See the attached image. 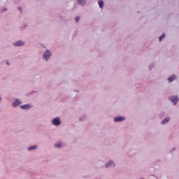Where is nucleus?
Wrapping results in <instances>:
<instances>
[{
  "label": "nucleus",
  "instance_id": "1",
  "mask_svg": "<svg viewBox=\"0 0 179 179\" xmlns=\"http://www.w3.org/2000/svg\"><path fill=\"white\" fill-rule=\"evenodd\" d=\"M51 57V52L49 50H46L43 55V59L48 61V58Z\"/></svg>",
  "mask_w": 179,
  "mask_h": 179
},
{
  "label": "nucleus",
  "instance_id": "2",
  "mask_svg": "<svg viewBox=\"0 0 179 179\" xmlns=\"http://www.w3.org/2000/svg\"><path fill=\"white\" fill-rule=\"evenodd\" d=\"M170 100L172 101V103H173V104H177L179 99L177 96H172L170 98Z\"/></svg>",
  "mask_w": 179,
  "mask_h": 179
},
{
  "label": "nucleus",
  "instance_id": "3",
  "mask_svg": "<svg viewBox=\"0 0 179 179\" xmlns=\"http://www.w3.org/2000/svg\"><path fill=\"white\" fill-rule=\"evenodd\" d=\"M53 124L54 125H59L60 122H59V117H55V119H53Z\"/></svg>",
  "mask_w": 179,
  "mask_h": 179
},
{
  "label": "nucleus",
  "instance_id": "4",
  "mask_svg": "<svg viewBox=\"0 0 179 179\" xmlns=\"http://www.w3.org/2000/svg\"><path fill=\"white\" fill-rule=\"evenodd\" d=\"M21 103H22V102L20 101V100L16 99V100L13 102V107H16V106H20Z\"/></svg>",
  "mask_w": 179,
  "mask_h": 179
},
{
  "label": "nucleus",
  "instance_id": "5",
  "mask_svg": "<svg viewBox=\"0 0 179 179\" xmlns=\"http://www.w3.org/2000/svg\"><path fill=\"white\" fill-rule=\"evenodd\" d=\"M124 120H125V117H117L114 118L115 122H118L120 121H124Z\"/></svg>",
  "mask_w": 179,
  "mask_h": 179
},
{
  "label": "nucleus",
  "instance_id": "6",
  "mask_svg": "<svg viewBox=\"0 0 179 179\" xmlns=\"http://www.w3.org/2000/svg\"><path fill=\"white\" fill-rule=\"evenodd\" d=\"M30 107H31V106H30V104H25L24 106H21L20 108L27 110V108H30Z\"/></svg>",
  "mask_w": 179,
  "mask_h": 179
},
{
  "label": "nucleus",
  "instance_id": "7",
  "mask_svg": "<svg viewBox=\"0 0 179 179\" xmlns=\"http://www.w3.org/2000/svg\"><path fill=\"white\" fill-rule=\"evenodd\" d=\"M173 80H176V76H172L171 77H169L168 78V81L169 82V83H171Z\"/></svg>",
  "mask_w": 179,
  "mask_h": 179
},
{
  "label": "nucleus",
  "instance_id": "8",
  "mask_svg": "<svg viewBox=\"0 0 179 179\" xmlns=\"http://www.w3.org/2000/svg\"><path fill=\"white\" fill-rule=\"evenodd\" d=\"M23 44H24V43L23 41H17L14 43V45L17 46V45H23Z\"/></svg>",
  "mask_w": 179,
  "mask_h": 179
},
{
  "label": "nucleus",
  "instance_id": "9",
  "mask_svg": "<svg viewBox=\"0 0 179 179\" xmlns=\"http://www.w3.org/2000/svg\"><path fill=\"white\" fill-rule=\"evenodd\" d=\"M79 5L83 6L86 4V0H78Z\"/></svg>",
  "mask_w": 179,
  "mask_h": 179
},
{
  "label": "nucleus",
  "instance_id": "10",
  "mask_svg": "<svg viewBox=\"0 0 179 179\" xmlns=\"http://www.w3.org/2000/svg\"><path fill=\"white\" fill-rule=\"evenodd\" d=\"M170 121V117L165 118L162 122V124H167L168 122Z\"/></svg>",
  "mask_w": 179,
  "mask_h": 179
},
{
  "label": "nucleus",
  "instance_id": "11",
  "mask_svg": "<svg viewBox=\"0 0 179 179\" xmlns=\"http://www.w3.org/2000/svg\"><path fill=\"white\" fill-rule=\"evenodd\" d=\"M98 4L99 5L100 8H103V5H104V2L102 1V0H99L98 1Z\"/></svg>",
  "mask_w": 179,
  "mask_h": 179
},
{
  "label": "nucleus",
  "instance_id": "12",
  "mask_svg": "<svg viewBox=\"0 0 179 179\" xmlns=\"http://www.w3.org/2000/svg\"><path fill=\"white\" fill-rule=\"evenodd\" d=\"M55 148H61L62 146V143L61 142H57L55 144Z\"/></svg>",
  "mask_w": 179,
  "mask_h": 179
},
{
  "label": "nucleus",
  "instance_id": "13",
  "mask_svg": "<svg viewBox=\"0 0 179 179\" xmlns=\"http://www.w3.org/2000/svg\"><path fill=\"white\" fill-rule=\"evenodd\" d=\"M114 162L113 161H110L108 164H106V169L110 167L111 166V164H113Z\"/></svg>",
  "mask_w": 179,
  "mask_h": 179
},
{
  "label": "nucleus",
  "instance_id": "14",
  "mask_svg": "<svg viewBox=\"0 0 179 179\" xmlns=\"http://www.w3.org/2000/svg\"><path fill=\"white\" fill-rule=\"evenodd\" d=\"M34 149H37V146L34 145V146L28 148V150H33Z\"/></svg>",
  "mask_w": 179,
  "mask_h": 179
},
{
  "label": "nucleus",
  "instance_id": "15",
  "mask_svg": "<svg viewBox=\"0 0 179 179\" xmlns=\"http://www.w3.org/2000/svg\"><path fill=\"white\" fill-rule=\"evenodd\" d=\"M164 37H166V34H163L161 36H159V41H162V40H163V38H164Z\"/></svg>",
  "mask_w": 179,
  "mask_h": 179
},
{
  "label": "nucleus",
  "instance_id": "16",
  "mask_svg": "<svg viewBox=\"0 0 179 179\" xmlns=\"http://www.w3.org/2000/svg\"><path fill=\"white\" fill-rule=\"evenodd\" d=\"M80 19V18L79 17H76V21L77 23H78V22H79Z\"/></svg>",
  "mask_w": 179,
  "mask_h": 179
},
{
  "label": "nucleus",
  "instance_id": "17",
  "mask_svg": "<svg viewBox=\"0 0 179 179\" xmlns=\"http://www.w3.org/2000/svg\"><path fill=\"white\" fill-rule=\"evenodd\" d=\"M18 9H19L20 12H22V8L19 7Z\"/></svg>",
  "mask_w": 179,
  "mask_h": 179
},
{
  "label": "nucleus",
  "instance_id": "18",
  "mask_svg": "<svg viewBox=\"0 0 179 179\" xmlns=\"http://www.w3.org/2000/svg\"><path fill=\"white\" fill-rule=\"evenodd\" d=\"M7 65H9V63H8V62H7Z\"/></svg>",
  "mask_w": 179,
  "mask_h": 179
},
{
  "label": "nucleus",
  "instance_id": "19",
  "mask_svg": "<svg viewBox=\"0 0 179 179\" xmlns=\"http://www.w3.org/2000/svg\"><path fill=\"white\" fill-rule=\"evenodd\" d=\"M0 100H1V97H0Z\"/></svg>",
  "mask_w": 179,
  "mask_h": 179
}]
</instances>
